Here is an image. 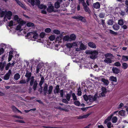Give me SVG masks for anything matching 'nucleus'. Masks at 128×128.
<instances>
[{"mask_svg": "<svg viewBox=\"0 0 128 128\" xmlns=\"http://www.w3.org/2000/svg\"><path fill=\"white\" fill-rule=\"evenodd\" d=\"M109 32L110 34H112L114 35V36H116L118 34L117 32H115L111 30H109Z\"/></svg>", "mask_w": 128, "mask_h": 128, "instance_id": "obj_34", "label": "nucleus"}, {"mask_svg": "<svg viewBox=\"0 0 128 128\" xmlns=\"http://www.w3.org/2000/svg\"><path fill=\"white\" fill-rule=\"evenodd\" d=\"M106 94V93L104 92H102L101 93L99 94V95L98 96V98L105 96V94Z\"/></svg>", "mask_w": 128, "mask_h": 128, "instance_id": "obj_43", "label": "nucleus"}, {"mask_svg": "<svg viewBox=\"0 0 128 128\" xmlns=\"http://www.w3.org/2000/svg\"><path fill=\"white\" fill-rule=\"evenodd\" d=\"M35 5H36L38 6L40 4V1L39 0H36L35 1Z\"/></svg>", "mask_w": 128, "mask_h": 128, "instance_id": "obj_54", "label": "nucleus"}, {"mask_svg": "<svg viewBox=\"0 0 128 128\" xmlns=\"http://www.w3.org/2000/svg\"><path fill=\"white\" fill-rule=\"evenodd\" d=\"M31 80L30 82V85H32L33 83L34 82V77L33 76H31Z\"/></svg>", "mask_w": 128, "mask_h": 128, "instance_id": "obj_24", "label": "nucleus"}, {"mask_svg": "<svg viewBox=\"0 0 128 128\" xmlns=\"http://www.w3.org/2000/svg\"><path fill=\"white\" fill-rule=\"evenodd\" d=\"M73 45L70 43H68L66 44L67 47L69 48H70L72 47Z\"/></svg>", "mask_w": 128, "mask_h": 128, "instance_id": "obj_50", "label": "nucleus"}, {"mask_svg": "<svg viewBox=\"0 0 128 128\" xmlns=\"http://www.w3.org/2000/svg\"><path fill=\"white\" fill-rule=\"evenodd\" d=\"M94 7L96 9H98L100 8V4L98 2H96L93 4Z\"/></svg>", "mask_w": 128, "mask_h": 128, "instance_id": "obj_17", "label": "nucleus"}, {"mask_svg": "<svg viewBox=\"0 0 128 128\" xmlns=\"http://www.w3.org/2000/svg\"><path fill=\"white\" fill-rule=\"evenodd\" d=\"M122 60L124 61H127L128 60V56H122Z\"/></svg>", "mask_w": 128, "mask_h": 128, "instance_id": "obj_35", "label": "nucleus"}, {"mask_svg": "<svg viewBox=\"0 0 128 128\" xmlns=\"http://www.w3.org/2000/svg\"><path fill=\"white\" fill-rule=\"evenodd\" d=\"M42 127L44 128H61L60 127H54L51 126H43Z\"/></svg>", "mask_w": 128, "mask_h": 128, "instance_id": "obj_57", "label": "nucleus"}, {"mask_svg": "<svg viewBox=\"0 0 128 128\" xmlns=\"http://www.w3.org/2000/svg\"><path fill=\"white\" fill-rule=\"evenodd\" d=\"M125 111L123 110H121L118 112V114L121 116H123L124 115V114Z\"/></svg>", "mask_w": 128, "mask_h": 128, "instance_id": "obj_29", "label": "nucleus"}, {"mask_svg": "<svg viewBox=\"0 0 128 128\" xmlns=\"http://www.w3.org/2000/svg\"><path fill=\"white\" fill-rule=\"evenodd\" d=\"M72 96L73 99L74 100H77L76 96L74 93H73L72 94Z\"/></svg>", "mask_w": 128, "mask_h": 128, "instance_id": "obj_48", "label": "nucleus"}, {"mask_svg": "<svg viewBox=\"0 0 128 128\" xmlns=\"http://www.w3.org/2000/svg\"><path fill=\"white\" fill-rule=\"evenodd\" d=\"M63 39L65 41H70V36H66L64 37Z\"/></svg>", "mask_w": 128, "mask_h": 128, "instance_id": "obj_31", "label": "nucleus"}, {"mask_svg": "<svg viewBox=\"0 0 128 128\" xmlns=\"http://www.w3.org/2000/svg\"><path fill=\"white\" fill-rule=\"evenodd\" d=\"M122 68L124 69H126L128 67L127 64L126 63H124L122 64Z\"/></svg>", "mask_w": 128, "mask_h": 128, "instance_id": "obj_39", "label": "nucleus"}, {"mask_svg": "<svg viewBox=\"0 0 128 128\" xmlns=\"http://www.w3.org/2000/svg\"><path fill=\"white\" fill-rule=\"evenodd\" d=\"M53 32L54 33L56 34H60V31L58 30H54L53 31Z\"/></svg>", "mask_w": 128, "mask_h": 128, "instance_id": "obj_37", "label": "nucleus"}, {"mask_svg": "<svg viewBox=\"0 0 128 128\" xmlns=\"http://www.w3.org/2000/svg\"><path fill=\"white\" fill-rule=\"evenodd\" d=\"M51 31V29L49 28H46L45 30V32L46 33H48L50 32Z\"/></svg>", "mask_w": 128, "mask_h": 128, "instance_id": "obj_53", "label": "nucleus"}, {"mask_svg": "<svg viewBox=\"0 0 128 128\" xmlns=\"http://www.w3.org/2000/svg\"><path fill=\"white\" fill-rule=\"evenodd\" d=\"M4 49L2 48L0 49V55H1L4 53Z\"/></svg>", "mask_w": 128, "mask_h": 128, "instance_id": "obj_61", "label": "nucleus"}, {"mask_svg": "<svg viewBox=\"0 0 128 128\" xmlns=\"http://www.w3.org/2000/svg\"><path fill=\"white\" fill-rule=\"evenodd\" d=\"M54 8L53 6L52 5L49 6L47 8V11L50 13L54 11Z\"/></svg>", "mask_w": 128, "mask_h": 128, "instance_id": "obj_8", "label": "nucleus"}, {"mask_svg": "<svg viewBox=\"0 0 128 128\" xmlns=\"http://www.w3.org/2000/svg\"><path fill=\"white\" fill-rule=\"evenodd\" d=\"M32 34L33 35L32 38L34 39H37L38 36V34L36 31H32Z\"/></svg>", "mask_w": 128, "mask_h": 128, "instance_id": "obj_15", "label": "nucleus"}, {"mask_svg": "<svg viewBox=\"0 0 128 128\" xmlns=\"http://www.w3.org/2000/svg\"><path fill=\"white\" fill-rule=\"evenodd\" d=\"M78 20L80 21L81 22L85 23L86 22V17H82V16L79 15V16L78 18Z\"/></svg>", "mask_w": 128, "mask_h": 128, "instance_id": "obj_12", "label": "nucleus"}, {"mask_svg": "<svg viewBox=\"0 0 128 128\" xmlns=\"http://www.w3.org/2000/svg\"><path fill=\"white\" fill-rule=\"evenodd\" d=\"M43 84H39V85L40 87V88L38 90V91L40 92V94H42V89L43 87L42 86V85Z\"/></svg>", "mask_w": 128, "mask_h": 128, "instance_id": "obj_27", "label": "nucleus"}, {"mask_svg": "<svg viewBox=\"0 0 128 128\" xmlns=\"http://www.w3.org/2000/svg\"><path fill=\"white\" fill-rule=\"evenodd\" d=\"M20 76L18 73L15 74L14 76V78L16 80H18L20 78Z\"/></svg>", "mask_w": 128, "mask_h": 128, "instance_id": "obj_20", "label": "nucleus"}, {"mask_svg": "<svg viewBox=\"0 0 128 128\" xmlns=\"http://www.w3.org/2000/svg\"><path fill=\"white\" fill-rule=\"evenodd\" d=\"M55 38V37L54 35H51L49 37V39L52 41L54 40Z\"/></svg>", "mask_w": 128, "mask_h": 128, "instance_id": "obj_45", "label": "nucleus"}, {"mask_svg": "<svg viewBox=\"0 0 128 128\" xmlns=\"http://www.w3.org/2000/svg\"><path fill=\"white\" fill-rule=\"evenodd\" d=\"M26 23L23 20H22V21L19 24L21 26H22L23 25L25 24Z\"/></svg>", "mask_w": 128, "mask_h": 128, "instance_id": "obj_59", "label": "nucleus"}, {"mask_svg": "<svg viewBox=\"0 0 128 128\" xmlns=\"http://www.w3.org/2000/svg\"><path fill=\"white\" fill-rule=\"evenodd\" d=\"M30 86H32V88L34 91H35L36 90L37 88L38 83L35 80L34 82L33 83L32 85H31L30 84Z\"/></svg>", "mask_w": 128, "mask_h": 128, "instance_id": "obj_4", "label": "nucleus"}, {"mask_svg": "<svg viewBox=\"0 0 128 128\" xmlns=\"http://www.w3.org/2000/svg\"><path fill=\"white\" fill-rule=\"evenodd\" d=\"M113 116V114H111L110 116H108L106 119H107V120H108L109 121H110L112 119Z\"/></svg>", "mask_w": 128, "mask_h": 128, "instance_id": "obj_60", "label": "nucleus"}, {"mask_svg": "<svg viewBox=\"0 0 128 128\" xmlns=\"http://www.w3.org/2000/svg\"><path fill=\"white\" fill-rule=\"evenodd\" d=\"M48 85L46 84H45V86H44L43 88V91L44 92V96H46V94H51L52 90L53 89V86L51 85L48 87Z\"/></svg>", "mask_w": 128, "mask_h": 128, "instance_id": "obj_1", "label": "nucleus"}, {"mask_svg": "<svg viewBox=\"0 0 128 128\" xmlns=\"http://www.w3.org/2000/svg\"><path fill=\"white\" fill-rule=\"evenodd\" d=\"M10 76L7 74H6L4 77V80H8L10 78Z\"/></svg>", "mask_w": 128, "mask_h": 128, "instance_id": "obj_30", "label": "nucleus"}, {"mask_svg": "<svg viewBox=\"0 0 128 128\" xmlns=\"http://www.w3.org/2000/svg\"><path fill=\"white\" fill-rule=\"evenodd\" d=\"M12 15V13L11 11H9L6 12L5 17H7L8 19L10 20L11 18V16Z\"/></svg>", "mask_w": 128, "mask_h": 128, "instance_id": "obj_6", "label": "nucleus"}, {"mask_svg": "<svg viewBox=\"0 0 128 128\" xmlns=\"http://www.w3.org/2000/svg\"><path fill=\"white\" fill-rule=\"evenodd\" d=\"M118 24L122 26L123 25L124 22L122 19H120L118 20Z\"/></svg>", "mask_w": 128, "mask_h": 128, "instance_id": "obj_32", "label": "nucleus"}, {"mask_svg": "<svg viewBox=\"0 0 128 128\" xmlns=\"http://www.w3.org/2000/svg\"><path fill=\"white\" fill-rule=\"evenodd\" d=\"M38 7L40 9L43 8L46 9V5H44L43 4H40L39 6H38Z\"/></svg>", "mask_w": 128, "mask_h": 128, "instance_id": "obj_33", "label": "nucleus"}, {"mask_svg": "<svg viewBox=\"0 0 128 128\" xmlns=\"http://www.w3.org/2000/svg\"><path fill=\"white\" fill-rule=\"evenodd\" d=\"M110 80L114 82H116L117 79L116 78L113 76H111L110 78Z\"/></svg>", "mask_w": 128, "mask_h": 128, "instance_id": "obj_23", "label": "nucleus"}, {"mask_svg": "<svg viewBox=\"0 0 128 128\" xmlns=\"http://www.w3.org/2000/svg\"><path fill=\"white\" fill-rule=\"evenodd\" d=\"M82 4L83 6L85 11L89 13L90 12V9L89 7L87 6L86 3L84 2L82 3Z\"/></svg>", "mask_w": 128, "mask_h": 128, "instance_id": "obj_3", "label": "nucleus"}, {"mask_svg": "<svg viewBox=\"0 0 128 128\" xmlns=\"http://www.w3.org/2000/svg\"><path fill=\"white\" fill-rule=\"evenodd\" d=\"M12 108L13 111L14 112H16V111H18V112H19L21 113H22V112L21 111L19 110L14 106H12Z\"/></svg>", "mask_w": 128, "mask_h": 128, "instance_id": "obj_16", "label": "nucleus"}, {"mask_svg": "<svg viewBox=\"0 0 128 128\" xmlns=\"http://www.w3.org/2000/svg\"><path fill=\"white\" fill-rule=\"evenodd\" d=\"M26 83V81L25 80H20L19 82V84H24Z\"/></svg>", "mask_w": 128, "mask_h": 128, "instance_id": "obj_52", "label": "nucleus"}, {"mask_svg": "<svg viewBox=\"0 0 128 128\" xmlns=\"http://www.w3.org/2000/svg\"><path fill=\"white\" fill-rule=\"evenodd\" d=\"M83 97L85 101H87L88 100V96L86 94L84 95L83 96Z\"/></svg>", "mask_w": 128, "mask_h": 128, "instance_id": "obj_49", "label": "nucleus"}, {"mask_svg": "<svg viewBox=\"0 0 128 128\" xmlns=\"http://www.w3.org/2000/svg\"><path fill=\"white\" fill-rule=\"evenodd\" d=\"M60 7V3L58 1L56 2L55 3L54 7L58 9Z\"/></svg>", "mask_w": 128, "mask_h": 128, "instance_id": "obj_22", "label": "nucleus"}, {"mask_svg": "<svg viewBox=\"0 0 128 128\" xmlns=\"http://www.w3.org/2000/svg\"><path fill=\"white\" fill-rule=\"evenodd\" d=\"M102 81L103 82L104 85L106 86H107L109 83L108 80H106L104 78H102L101 79Z\"/></svg>", "mask_w": 128, "mask_h": 128, "instance_id": "obj_14", "label": "nucleus"}, {"mask_svg": "<svg viewBox=\"0 0 128 128\" xmlns=\"http://www.w3.org/2000/svg\"><path fill=\"white\" fill-rule=\"evenodd\" d=\"M44 81V78L42 76L41 78V80L40 81L39 83L40 85V84H43Z\"/></svg>", "mask_w": 128, "mask_h": 128, "instance_id": "obj_44", "label": "nucleus"}, {"mask_svg": "<svg viewBox=\"0 0 128 128\" xmlns=\"http://www.w3.org/2000/svg\"><path fill=\"white\" fill-rule=\"evenodd\" d=\"M88 45L90 48H96V46L95 44L92 42H90L88 43Z\"/></svg>", "mask_w": 128, "mask_h": 128, "instance_id": "obj_9", "label": "nucleus"}, {"mask_svg": "<svg viewBox=\"0 0 128 128\" xmlns=\"http://www.w3.org/2000/svg\"><path fill=\"white\" fill-rule=\"evenodd\" d=\"M114 65L117 66H120L121 64L120 62H117L114 63Z\"/></svg>", "mask_w": 128, "mask_h": 128, "instance_id": "obj_51", "label": "nucleus"}, {"mask_svg": "<svg viewBox=\"0 0 128 128\" xmlns=\"http://www.w3.org/2000/svg\"><path fill=\"white\" fill-rule=\"evenodd\" d=\"M45 35V33L43 32H41L40 34V36L41 38H43Z\"/></svg>", "mask_w": 128, "mask_h": 128, "instance_id": "obj_47", "label": "nucleus"}, {"mask_svg": "<svg viewBox=\"0 0 128 128\" xmlns=\"http://www.w3.org/2000/svg\"><path fill=\"white\" fill-rule=\"evenodd\" d=\"M60 86L57 85L54 90V94H58L60 92Z\"/></svg>", "mask_w": 128, "mask_h": 128, "instance_id": "obj_5", "label": "nucleus"}, {"mask_svg": "<svg viewBox=\"0 0 128 128\" xmlns=\"http://www.w3.org/2000/svg\"><path fill=\"white\" fill-rule=\"evenodd\" d=\"M17 3L24 10H26L27 9V8L24 3H22L19 1Z\"/></svg>", "mask_w": 128, "mask_h": 128, "instance_id": "obj_7", "label": "nucleus"}, {"mask_svg": "<svg viewBox=\"0 0 128 128\" xmlns=\"http://www.w3.org/2000/svg\"><path fill=\"white\" fill-rule=\"evenodd\" d=\"M112 27L114 30H117L119 29L120 27L117 24H115Z\"/></svg>", "mask_w": 128, "mask_h": 128, "instance_id": "obj_19", "label": "nucleus"}, {"mask_svg": "<svg viewBox=\"0 0 128 128\" xmlns=\"http://www.w3.org/2000/svg\"><path fill=\"white\" fill-rule=\"evenodd\" d=\"M74 104L78 106H79L80 105V103L78 100H75L74 102Z\"/></svg>", "mask_w": 128, "mask_h": 128, "instance_id": "obj_28", "label": "nucleus"}, {"mask_svg": "<svg viewBox=\"0 0 128 128\" xmlns=\"http://www.w3.org/2000/svg\"><path fill=\"white\" fill-rule=\"evenodd\" d=\"M31 73L27 71L25 75V76L26 78L31 77Z\"/></svg>", "mask_w": 128, "mask_h": 128, "instance_id": "obj_25", "label": "nucleus"}, {"mask_svg": "<svg viewBox=\"0 0 128 128\" xmlns=\"http://www.w3.org/2000/svg\"><path fill=\"white\" fill-rule=\"evenodd\" d=\"M60 96L61 97H63L64 96V93L63 90H60Z\"/></svg>", "mask_w": 128, "mask_h": 128, "instance_id": "obj_55", "label": "nucleus"}, {"mask_svg": "<svg viewBox=\"0 0 128 128\" xmlns=\"http://www.w3.org/2000/svg\"><path fill=\"white\" fill-rule=\"evenodd\" d=\"M62 102L64 103L65 104H68V101L67 100L66 98H63L62 100Z\"/></svg>", "mask_w": 128, "mask_h": 128, "instance_id": "obj_63", "label": "nucleus"}, {"mask_svg": "<svg viewBox=\"0 0 128 128\" xmlns=\"http://www.w3.org/2000/svg\"><path fill=\"white\" fill-rule=\"evenodd\" d=\"M86 54H91L90 56V58L92 59H94L97 58V55L98 53L97 51L95 50L94 51H88L86 52Z\"/></svg>", "mask_w": 128, "mask_h": 128, "instance_id": "obj_2", "label": "nucleus"}, {"mask_svg": "<svg viewBox=\"0 0 128 128\" xmlns=\"http://www.w3.org/2000/svg\"><path fill=\"white\" fill-rule=\"evenodd\" d=\"M117 120L116 116H114L112 118V122L113 123H116L117 122Z\"/></svg>", "mask_w": 128, "mask_h": 128, "instance_id": "obj_40", "label": "nucleus"}, {"mask_svg": "<svg viewBox=\"0 0 128 128\" xmlns=\"http://www.w3.org/2000/svg\"><path fill=\"white\" fill-rule=\"evenodd\" d=\"M112 70L113 73L114 74H118L120 72L119 69L116 67L113 68Z\"/></svg>", "mask_w": 128, "mask_h": 128, "instance_id": "obj_10", "label": "nucleus"}, {"mask_svg": "<svg viewBox=\"0 0 128 128\" xmlns=\"http://www.w3.org/2000/svg\"><path fill=\"white\" fill-rule=\"evenodd\" d=\"M11 65V64L10 62H9L8 63L5 67V69L6 70H8Z\"/></svg>", "mask_w": 128, "mask_h": 128, "instance_id": "obj_41", "label": "nucleus"}, {"mask_svg": "<svg viewBox=\"0 0 128 128\" xmlns=\"http://www.w3.org/2000/svg\"><path fill=\"white\" fill-rule=\"evenodd\" d=\"M70 97L71 95L70 94H66V98L68 101H70Z\"/></svg>", "mask_w": 128, "mask_h": 128, "instance_id": "obj_42", "label": "nucleus"}, {"mask_svg": "<svg viewBox=\"0 0 128 128\" xmlns=\"http://www.w3.org/2000/svg\"><path fill=\"white\" fill-rule=\"evenodd\" d=\"M32 32H30L28 33H27L26 35V37L27 38H28L30 36V37L31 36H32L31 35H32Z\"/></svg>", "mask_w": 128, "mask_h": 128, "instance_id": "obj_62", "label": "nucleus"}, {"mask_svg": "<svg viewBox=\"0 0 128 128\" xmlns=\"http://www.w3.org/2000/svg\"><path fill=\"white\" fill-rule=\"evenodd\" d=\"M98 96L97 93H96L94 96H92L91 97V98H92V101L94 102L96 101L97 98H98Z\"/></svg>", "mask_w": 128, "mask_h": 128, "instance_id": "obj_18", "label": "nucleus"}, {"mask_svg": "<svg viewBox=\"0 0 128 128\" xmlns=\"http://www.w3.org/2000/svg\"><path fill=\"white\" fill-rule=\"evenodd\" d=\"M0 17L1 18L3 17L5 14V12L4 11H2L0 13Z\"/></svg>", "mask_w": 128, "mask_h": 128, "instance_id": "obj_56", "label": "nucleus"}, {"mask_svg": "<svg viewBox=\"0 0 128 128\" xmlns=\"http://www.w3.org/2000/svg\"><path fill=\"white\" fill-rule=\"evenodd\" d=\"M112 56V54L110 53H107L105 54V56L106 58L108 57H111Z\"/></svg>", "mask_w": 128, "mask_h": 128, "instance_id": "obj_58", "label": "nucleus"}, {"mask_svg": "<svg viewBox=\"0 0 128 128\" xmlns=\"http://www.w3.org/2000/svg\"><path fill=\"white\" fill-rule=\"evenodd\" d=\"M104 62L106 63H111L112 62V60L110 58H106V59L104 60Z\"/></svg>", "mask_w": 128, "mask_h": 128, "instance_id": "obj_21", "label": "nucleus"}, {"mask_svg": "<svg viewBox=\"0 0 128 128\" xmlns=\"http://www.w3.org/2000/svg\"><path fill=\"white\" fill-rule=\"evenodd\" d=\"M101 90L102 91V92H104L106 94L107 93V89L104 86L102 87Z\"/></svg>", "mask_w": 128, "mask_h": 128, "instance_id": "obj_36", "label": "nucleus"}, {"mask_svg": "<svg viewBox=\"0 0 128 128\" xmlns=\"http://www.w3.org/2000/svg\"><path fill=\"white\" fill-rule=\"evenodd\" d=\"M105 14L104 13L102 12L100 13L99 16L100 18H103L104 17Z\"/></svg>", "mask_w": 128, "mask_h": 128, "instance_id": "obj_46", "label": "nucleus"}, {"mask_svg": "<svg viewBox=\"0 0 128 128\" xmlns=\"http://www.w3.org/2000/svg\"><path fill=\"white\" fill-rule=\"evenodd\" d=\"M76 36L74 34H72L70 36V42L74 40L76 38Z\"/></svg>", "mask_w": 128, "mask_h": 128, "instance_id": "obj_13", "label": "nucleus"}, {"mask_svg": "<svg viewBox=\"0 0 128 128\" xmlns=\"http://www.w3.org/2000/svg\"><path fill=\"white\" fill-rule=\"evenodd\" d=\"M13 25V22L12 20H11L10 21L8 24V26L10 27L12 26Z\"/></svg>", "mask_w": 128, "mask_h": 128, "instance_id": "obj_64", "label": "nucleus"}, {"mask_svg": "<svg viewBox=\"0 0 128 128\" xmlns=\"http://www.w3.org/2000/svg\"><path fill=\"white\" fill-rule=\"evenodd\" d=\"M114 22L112 20L110 19L108 20L107 24L109 25H112L113 24Z\"/></svg>", "mask_w": 128, "mask_h": 128, "instance_id": "obj_38", "label": "nucleus"}, {"mask_svg": "<svg viewBox=\"0 0 128 128\" xmlns=\"http://www.w3.org/2000/svg\"><path fill=\"white\" fill-rule=\"evenodd\" d=\"M80 49L82 50H85L86 48V47L84 44L82 42H80Z\"/></svg>", "mask_w": 128, "mask_h": 128, "instance_id": "obj_11", "label": "nucleus"}, {"mask_svg": "<svg viewBox=\"0 0 128 128\" xmlns=\"http://www.w3.org/2000/svg\"><path fill=\"white\" fill-rule=\"evenodd\" d=\"M26 25L28 27H33L34 26V23L30 22L27 23Z\"/></svg>", "mask_w": 128, "mask_h": 128, "instance_id": "obj_26", "label": "nucleus"}]
</instances>
